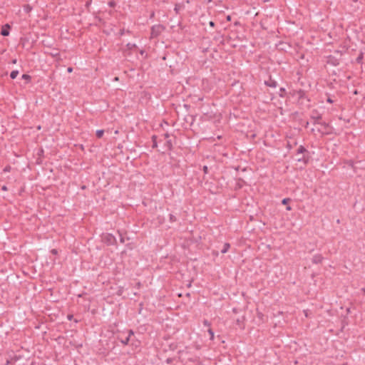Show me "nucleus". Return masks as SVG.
Here are the masks:
<instances>
[{
	"instance_id": "obj_31",
	"label": "nucleus",
	"mask_w": 365,
	"mask_h": 365,
	"mask_svg": "<svg viewBox=\"0 0 365 365\" xmlns=\"http://www.w3.org/2000/svg\"><path fill=\"white\" fill-rule=\"evenodd\" d=\"M203 324L205 326L209 327L210 325V323L207 320H204Z\"/></svg>"
},
{
	"instance_id": "obj_16",
	"label": "nucleus",
	"mask_w": 365,
	"mask_h": 365,
	"mask_svg": "<svg viewBox=\"0 0 365 365\" xmlns=\"http://www.w3.org/2000/svg\"><path fill=\"white\" fill-rule=\"evenodd\" d=\"M165 146L167 147L168 150H171L173 149V144L171 140H168L166 141Z\"/></svg>"
},
{
	"instance_id": "obj_40",
	"label": "nucleus",
	"mask_w": 365,
	"mask_h": 365,
	"mask_svg": "<svg viewBox=\"0 0 365 365\" xmlns=\"http://www.w3.org/2000/svg\"><path fill=\"white\" fill-rule=\"evenodd\" d=\"M227 21H230V20H231V17H230V16H228L227 17Z\"/></svg>"
},
{
	"instance_id": "obj_27",
	"label": "nucleus",
	"mask_w": 365,
	"mask_h": 365,
	"mask_svg": "<svg viewBox=\"0 0 365 365\" xmlns=\"http://www.w3.org/2000/svg\"><path fill=\"white\" fill-rule=\"evenodd\" d=\"M133 335H134V332H133V331L132 329L128 330V336H129V339H130V337H131Z\"/></svg>"
},
{
	"instance_id": "obj_32",
	"label": "nucleus",
	"mask_w": 365,
	"mask_h": 365,
	"mask_svg": "<svg viewBox=\"0 0 365 365\" xmlns=\"http://www.w3.org/2000/svg\"><path fill=\"white\" fill-rule=\"evenodd\" d=\"M209 25L211 26V27H214L215 26V22L212 21H210L209 22Z\"/></svg>"
},
{
	"instance_id": "obj_44",
	"label": "nucleus",
	"mask_w": 365,
	"mask_h": 365,
	"mask_svg": "<svg viewBox=\"0 0 365 365\" xmlns=\"http://www.w3.org/2000/svg\"><path fill=\"white\" fill-rule=\"evenodd\" d=\"M357 93H358L357 91H356V90H355V91H354V94L356 95Z\"/></svg>"
},
{
	"instance_id": "obj_42",
	"label": "nucleus",
	"mask_w": 365,
	"mask_h": 365,
	"mask_svg": "<svg viewBox=\"0 0 365 365\" xmlns=\"http://www.w3.org/2000/svg\"><path fill=\"white\" fill-rule=\"evenodd\" d=\"M140 54H142V55H143V54L144 53V51H143V50H141V51H140Z\"/></svg>"
},
{
	"instance_id": "obj_5",
	"label": "nucleus",
	"mask_w": 365,
	"mask_h": 365,
	"mask_svg": "<svg viewBox=\"0 0 365 365\" xmlns=\"http://www.w3.org/2000/svg\"><path fill=\"white\" fill-rule=\"evenodd\" d=\"M310 117L312 120H314V123L315 121H321L322 118V114H320L316 109L312 110Z\"/></svg>"
},
{
	"instance_id": "obj_7",
	"label": "nucleus",
	"mask_w": 365,
	"mask_h": 365,
	"mask_svg": "<svg viewBox=\"0 0 365 365\" xmlns=\"http://www.w3.org/2000/svg\"><path fill=\"white\" fill-rule=\"evenodd\" d=\"M137 45L135 43H128L126 44V50L124 51L125 55H130V51L133 48H137Z\"/></svg>"
},
{
	"instance_id": "obj_46",
	"label": "nucleus",
	"mask_w": 365,
	"mask_h": 365,
	"mask_svg": "<svg viewBox=\"0 0 365 365\" xmlns=\"http://www.w3.org/2000/svg\"><path fill=\"white\" fill-rule=\"evenodd\" d=\"M175 10L176 11V12H178V9L175 6Z\"/></svg>"
},
{
	"instance_id": "obj_9",
	"label": "nucleus",
	"mask_w": 365,
	"mask_h": 365,
	"mask_svg": "<svg viewBox=\"0 0 365 365\" xmlns=\"http://www.w3.org/2000/svg\"><path fill=\"white\" fill-rule=\"evenodd\" d=\"M327 63L332 64L334 66H337L339 64V61L338 59H336L334 56H329L328 57Z\"/></svg>"
},
{
	"instance_id": "obj_34",
	"label": "nucleus",
	"mask_w": 365,
	"mask_h": 365,
	"mask_svg": "<svg viewBox=\"0 0 365 365\" xmlns=\"http://www.w3.org/2000/svg\"><path fill=\"white\" fill-rule=\"evenodd\" d=\"M67 71H68V73H71V72H72V71H73V68H71V67H68V69H67Z\"/></svg>"
},
{
	"instance_id": "obj_22",
	"label": "nucleus",
	"mask_w": 365,
	"mask_h": 365,
	"mask_svg": "<svg viewBox=\"0 0 365 365\" xmlns=\"http://www.w3.org/2000/svg\"><path fill=\"white\" fill-rule=\"evenodd\" d=\"M22 78L27 81V82H29L31 79V77L29 74H23Z\"/></svg>"
},
{
	"instance_id": "obj_18",
	"label": "nucleus",
	"mask_w": 365,
	"mask_h": 365,
	"mask_svg": "<svg viewBox=\"0 0 365 365\" xmlns=\"http://www.w3.org/2000/svg\"><path fill=\"white\" fill-rule=\"evenodd\" d=\"M103 134H104V130H98L96 131V137L98 138H101L103 137Z\"/></svg>"
},
{
	"instance_id": "obj_6",
	"label": "nucleus",
	"mask_w": 365,
	"mask_h": 365,
	"mask_svg": "<svg viewBox=\"0 0 365 365\" xmlns=\"http://www.w3.org/2000/svg\"><path fill=\"white\" fill-rule=\"evenodd\" d=\"M11 26L9 24H6L1 27V34L4 36H8L9 35Z\"/></svg>"
},
{
	"instance_id": "obj_19",
	"label": "nucleus",
	"mask_w": 365,
	"mask_h": 365,
	"mask_svg": "<svg viewBox=\"0 0 365 365\" xmlns=\"http://www.w3.org/2000/svg\"><path fill=\"white\" fill-rule=\"evenodd\" d=\"M169 220L170 222H175L177 221V217L174 215L170 214L169 215Z\"/></svg>"
},
{
	"instance_id": "obj_23",
	"label": "nucleus",
	"mask_w": 365,
	"mask_h": 365,
	"mask_svg": "<svg viewBox=\"0 0 365 365\" xmlns=\"http://www.w3.org/2000/svg\"><path fill=\"white\" fill-rule=\"evenodd\" d=\"M208 333H209L210 336V339L211 340H213V339H214V331H212V329H208Z\"/></svg>"
},
{
	"instance_id": "obj_2",
	"label": "nucleus",
	"mask_w": 365,
	"mask_h": 365,
	"mask_svg": "<svg viewBox=\"0 0 365 365\" xmlns=\"http://www.w3.org/2000/svg\"><path fill=\"white\" fill-rule=\"evenodd\" d=\"M292 96L297 99V103L300 105H304L305 103V101L307 103H309L310 101V100L306 96V92L302 89L294 91L292 93Z\"/></svg>"
},
{
	"instance_id": "obj_39",
	"label": "nucleus",
	"mask_w": 365,
	"mask_h": 365,
	"mask_svg": "<svg viewBox=\"0 0 365 365\" xmlns=\"http://www.w3.org/2000/svg\"><path fill=\"white\" fill-rule=\"evenodd\" d=\"M51 252H52V253H53V254H56V253H57V251H56V250H53Z\"/></svg>"
},
{
	"instance_id": "obj_13",
	"label": "nucleus",
	"mask_w": 365,
	"mask_h": 365,
	"mask_svg": "<svg viewBox=\"0 0 365 365\" xmlns=\"http://www.w3.org/2000/svg\"><path fill=\"white\" fill-rule=\"evenodd\" d=\"M363 58H364V53L362 51H360L359 56L356 58V62L357 63H361Z\"/></svg>"
},
{
	"instance_id": "obj_24",
	"label": "nucleus",
	"mask_w": 365,
	"mask_h": 365,
	"mask_svg": "<svg viewBox=\"0 0 365 365\" xmlns=\"http://www.w3.org/2000/svg\"><path fill=\"white\" fill-rule=\"evenodd\" d=\"M291 201V199L290 198H284L282 200V205H285V204H288L289 202Z\"/></svg>"
},
{
	"instance_id": "obj_3",
	"label": "nucleus",
	"mask_w": 365,
	"mask_h": 365,
	"mask_svg": "<svg viewBox=\"0 0 365 365\" xmlns=\"http://www.w3.org/2000/svg\"><path fill=\"white\" fill-rule=\"evenodd\" d=\"M165 27L162 24H156L151 27L150 37L152 38H158L160 34L165 31Z\"/></svg>"
},
{
	"instance_id": "obj_41",
	"label": "nucleus",
	"mask_w": 365,
	"mask_h": 365,
	"mask_svg": "<svg viewBox=\"0 0 365 365\" xmlns=\"http://www.w3.org/2000/svg\"><path fill=\"white\" fill-rule=\"evenodd\" d=\"M329 133H330V132H329V131H328V130H327V131L324 133V134H326V135H328V134H329Z\"/></svg>"
},
{
	"instance_id": "obj_35",
	"label": "nucleus",
	"mask_w": 365,
	"mask_h": 365,
	"mask_svg": "<svg viewBox=\"0 0 365 365\" xmlns=\"http://www.w3.org/2000/svg\"><path fill=\"white\" fill-rule=\"evenodd\" d=\"M286 210L288 211H290V210H292V207L289 205H288V206H287Z\"/></svg>"
},
{
	"instance_id": "obj_25",
	"label": "nucleus",
	"mask_w": 365,
	"mask_h": 365,
	"mask_svg": "<svg viewBox=\"0 0 365 365\" xmlns=\"http://www.w3.org/2000/svg\"><path fill=\"white\" fill-rule=\"evenodd\" d=\"M125 33V30L124 29H120V31H119L120 36L124 35ZM126 33L129 34V33H130V31L129 30H127Z\"/></svg>"
},
{
	"instance_id": "obj_47",
	"label": "nucleus",
	"mask_w": 365,
	"mask_h": 365,
	"mask_svg": "<svg viewBox=\"0 0 365 365\" xmlns=\"http://www.w3.org/2000/svg\"><path fill=\"white\" fill-rule=\"evenodd\" d=\"M308 125H309V123L307 122L305 127L307 128L308 126Z\"/></svg>"
},
{
	"instance_id": "obj_28",
	"label": "nucleus",
	"mask_w": 365,
	"mask_h": 365,
	"mask_svg": "<svg viewBox=\"0 0 365 365\" xmlns=\"http://www.w3.org/2000/svg\"><path fill=\"white\" fill-rule=\"evenodd\" d=\"M24 10L26 11V12H29L31 10V7L29 6V5H26L24 8Z\"/></svg>"
},
{
	"instance_id": "obj_12",
	"label": "nucleus",
	"mask_w": 365,
	"mask_h": 365,
	"mask_svg": "<svg viewBox=\"0 0 365 365\" xmlns=\"http://www.w3.org/2000/svg\"><path fill=\"white\" fill-rule=\"evenodd\" d=\"M230 245L229 243H225L223 245V248L221 250V252L222 254L226 253L228 251V250L230 249Z\"/></svg>"
},
{
	"instance_id": "obj_4",
	"label": "nucleus",
	"mask_w": 365,
	"mask_h": 365,
	"mask_svg": "<svg viewBox=\"0 0 365 365\" xmlns=\"http://www.w3.org/2000/svg\"><path fill=\"white\" fill-rule=\"evenodd\" d=\"M103 241L108 245H115L117 243L115 236L109 233L106 234L103 237Z\"/></svg>"
},
{
	"instance_id": "obj_8",
	"label": "nucleus",
	"mask_w": 365,
	"mask_h": 365,
	"mask_svg": "<svg viewBox=\"0 0 365 365\" xmlns=\"http://www.w3.org/2000/svg\"><path fill=\"white\" fill-rule=\"evenodd\" d=\"M264 84L272 88H276L277 86V81L272 79L271 77H269V78L267 81H265Z\"/></svg>"
},
{
	"instance_id": "obj_20",
	"label": "nucleus",
	"mask_w": 365,
	"mask_h": 365,
	"mask_svg": "<svg viewBox=\"0 0 365 365\" xmlns=\"http://www.w3.org/2000/svg\"><path fill=\"white\" fill-rule=\"evenodd\" d=\"M130 340L129 336H126L124 339H121L120 342L124 345H127Z\"/></svg>"
},
{
	"instance_id": "obj_17",
	"label": "nucleus",
	"mask_w": 365,
	"mask_h": 365,
	"mask_svg": "<svg viewBox=\"0 0 365 365\" xmlns=\"http://www.w3.org/2000/svg\"><path fill=\"white\" fill-rule=\"evenodd\" d=\"M18 74H19V71H16V70L12 71L11 72V73H10V77L12 79H14V78H16L17 77Z\"/></svg>"
},
{
	"instance_id": "obj_48",
	"label": "nucleus",
	"mask_w": 365,
	"mask_h": 365,
	"mask_svg": "<svg viewBox=\"0 0 365 365\" xmlns=\"http://www.w3.org/2000/svg\"><path fill=\"white\" fill-rule=\"evenodd\" d=\"M115 81H118V77H115Z\"/></svg>"
},
{
	"instance_id": "obj_1",
	"label": "nucleus",
	"mask_w": 365,
	"mask_h": 365,
	"mask_svg": "<svg viewBox=\"0 0 365 365\" xmlns=\"http://www.w3.org/2000/svg\"><path fill=\"white\" fill-rule=\"evenodd\" d=\"M300 154H302V158H298L297 160L307 165L309 160V153L303 145H300L297 148L296 155H299Z\"/></svg>"
},
{
	"instance_id": "obj_38",
	"label": "nucleus",
	"mask_w": 365,
	"mask_h": 365,
	"mask_svg": "<svg viewBox=\"0 0 365 365\" xmlns=\"http://www.w3.org/2000/svg\"><path fill=\"white\" fill-rule=\"evenodd\" d=\"M73 318V315H68V319H71Z\"/></svg>"
},
{
	"instance_id": "obj_10",
	"label": "nucleus",
	"mask_w": 365,
	"mask_h": 365,
	"mask_svg": "<svg viewBox=\"0 0 365 365\" xmlns=\"http://www.w3.org/2000/svg\"><path fill=\"white\" fill-rule=\"evenodd\" d=\"M323 259H324V257L322 256V255L318 254L313 257L312 262L314 264H319V263H322Z\"/></svg>"
},
{
	"instance_id": "obj_29",
	"label": "nucleus",
	"mask_w": 365,
	"mask_h": 365,
	"mask_svg": "<svg viewBox=\"0 0 365 365\" xmlns=\"http://www.w3.org/2000/svg\"><path fill=\"white\" fill-rule=\"evenodd\" d=\"M118 233L120 235V241L121 243H123L125 242L124 237H123L122 234L118 231Z\"/></svg>"
},
{
	"instance_id": "obj_14",
	"label": "nucleus",
	"mask_w": 365,
	"mask_h": 365,
	"mask_svg": "<svg viewBox=\"0 0 365 365\" xmlns=\"http://www.w3.org/2000/svg\"><path fill=\"white\" fill-rule=\"evenodd\" d=\"M314 124H319L322 126H324V128L327 130L328 128H329V124L326 123V122H322V121H315L314 122Z\"/></svg>"
},
{
	"instance_id": "obj_26",
	"label": "nucleus",
	"mask_w": 365,
	"mask_h": 365,
	"mask_svg": "<svg viewBox=\"0 0 365 365\" xmlns=\"http://www.w3.org/2000/svg\"><path fill=\"white\" fill-rule=\"evenodd\" d=\"M202 170L205 174L208 173V167L207 165H204L202 168Z\"/></svg>"
},
{
	"instance_id": "obj_30",
	"label": "nucleus",
	"mask_w": 365,
	"mask_h": 365,
	"mask_svg": "<svg viewBox=\"0 0 365 365\" xmlns=\"http://www.w3.org/2000/svg\"><path fill=\"white\" fill-rule=\"evenodd\" d=\"M165 361L168 364H170L173 361V359L172 358H168Z\"/></svg>"
},
{
	"instance_id": "obj_43",
	"label": "nucleus",
	"mask_w": 365,
	"mask_h": 365,
	"mask_svg": "<svg viewBox=\"0 0 365 365\" xmlns=\"http://www.w3.org/2000/svg\"><path fill=\"white\" fill-rule=\"evenodd\" d=\"M12 63H16V59L13 60V61H12Z\"/></svg>"
},
{
	"instance_id": "obj_36",
	"label": "nucleus",
	"mask_w": 365,
	"mask_h": 365,
	"mask_svg": "<svg viewBox=\"0 0 365 365\" xmlns=\"http://www.w3.org/2000/svg\"><path fill=\"white\" fill-rule=\"evenodd\" d=\"M327 102L332 103L333 101H332V100L330 98H327Z\"/></svg>"
},
{
	"instance_id": "obj_33",
	"label": "nucleus",
	"mask_w": 365,
	"mask_h": 365,
	"mask_svg": "<svg viewBox=\"0 0 365 365\" xmlns=\"http://www.w3.org/2000/svg\"><path fill=\"white\" fill-rule=\"evenodd\" d=\"M10 170V166L6 167L4 170V171L7 172Z\"/></svg>"
},
{
	"instance_id": "obj_11",
	"label": "nucleus",
	"mask_w": 365,
	"mask_h": 365,
	"mask_svg": "<svg viewBox=\"0 0 365 365\" xmlns=\"http://www.w3.org/2000/svg\"><path fill=\"white\" fill-rule=\"evenodd\" d=\"M52 57H58L60 56L58 50L57 48H53L51 53H49Z\"/></svg>"
},
{
	"instance_id": "obj_21",
	"label": "nucleus",
	"mask_w": 365,
	"mask_h": 365,
	"mask_svg": "<svg viewBox=\"0 0 365 365\" xmlns=\"http://www.w3.org/2000/svg\"><path fill=\"white\" fill-rule=\"evenodd\" d=\"M285 93H286V90L284 88H281L279 89V96L282 98L284 97V95H285Z\"/></svg>"
},
{
	"instance_id": "obj_37",
	"label": "nucleus",
	"mask_w": 365,
	"mask_h": 365,
	"mask_svg": "<svg viewBox=\"0 0 365 365\" xmlns=\"http://www.w3.org/2000/svg\"><path fill=\"white\" fill-rule=\"evenodd\" d=\"M164 135L165 138H168L170 137L168 133H165Z\"/></svg>"
},
{
	"instance_id": "obj_45",
	"label": "nucleus",
	"mask_w": 365,
	"mask_h": 365,
	"mask_svg": "<svg viewBox=\"0 0 365 365\" xmlns=\"http://www.w3.org/2000/svg\"><path fill=\"white\" fill-rule=\"evenodd\" d=\"M2 189H3L4 190H6V186H4V187H2Z\"/></svg>"
},
{
	"instance_id": "obj_15",
	"label": "nucleus",
	"mask_w": 365,
	"mask_h": 365,
	"mask_svg": "<svg viewBox=\"0 0 365 365\" xmlns=\"http://www.w3.org/2000/svg\"><path fill=\"white\" fill-rule=\"evenodd\" d=\"M152 142H153L152 148H156L158 147L157 136L156 135H154L152 136Z\"/></svg>"
}]
</instances>
